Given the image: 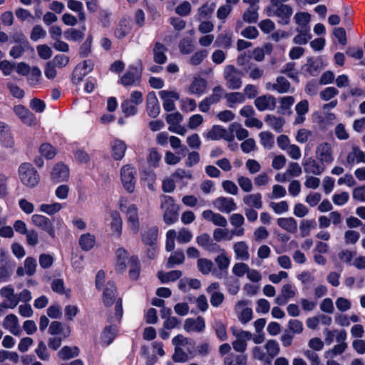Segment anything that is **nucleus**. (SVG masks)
Returning a JSON list of instances; mask_svg holds the SVG:
<instances>
[{
	"label": "nucleus",
	"mask_w": 365,
	"mask_h": 365,
	"mask_svg": "<svg viewBox=\"0 0 365 365\" xmlns=\"http://www.w3.org/2000/svg\"><path fill=\"white\" fill-rule=\"evenodd\" d=\"M122 316V299L119 298L115 302L114 316H110L108 319V322L111 324L106 326L102 331L101 343L103 346H108L113 341L118 332L116 323L120 322Z\"/></svg>",
	"instance_id": "nucleus-1"
},
{
	"label": "nucleus",
	"mask_w": 365,
	"mask_h": 365,
	"mask_svg": "<svg viewBox=\"0 0 365 365\" xmlns=\"http://www.w3.org/2000/svg\"><path fill=\"white\" fill-rule=\"evenodd\" d=\"M120 210L125 213L128 226L130 232L138 234L140 230L138 208L136 205L130 203L126 197H120L118 202Z\"/></svg>",
	"instance_id": "nucleus-2"
},
{
	"label": "nucleus",
	"mask_w": 365,
	"mask_h": 365,
	"mask_svg": "<svg viewBox=\"0 0 365 365\" xmlns=\"http://www.w3.org/2000/svg\"><path fill=\"white\" fill-rule=\"evenodd\" d=\"M137 170L132 164H125L120 170V179L123 188L128 193L135 190L137 182Z\"/></svg>",
	"instance_id": "nucleus-3"
},
{
	"label": "nucleus",
	"mask_w": 365,
	"mask_h": 365,
	"mask_svg": "<svg viewBox=\"0 0 365 365\" xmlns=\"http://www.w3.org/2000/svg\"><path fill=\"white\" fill-rule=\"evenodd\" d=\"M19 176L21 182L28 187H34L39 182V175L34 166L24 163L19 168Z\"/></svg>",
	"instance_id": "nucleus-4"
},
{
	"label": "nucleus",
	"mask_w": 365,
	"mask_h": 365,
	"mask_svg": "<svg viewBox=\"0 0 365 365\" xmlns=\"http://www.w3.org/2000/svg\"><path fill=\"white\" fill-rule=\"evenodd\" d=\"M230 331L235 339L232 342L233 349L239 353H244L247 349L248 341L252 338L251 332L235 327H230Z\"/></svg>",
	"instance_id": "nucleus-5"
},
{
	"label": "nucleus",
	"mask_w": 365,
	"mask_h": 365,
	"mask_svg": "<svg viewBox=\"0 0 365 365\" xmlns=\"http://www.w3.org/2000/svg\"><path fill=\"white\" fill-rule=\"evenodd\" d=\"M161 208L164 210L163 220L166 224L171 225L178 220V207L171 197H162Z\"/></svg>",
	"instance_id": "nucleus-6"
},
{
	"label": "nucleus",
	"mask_w": 365,
	"mask_h": 365,
	"mask_svg": "<svg viewBox=\"0 0 365 365\" xmlns=\"http://www.w3.org/2000/svg\"><path fill=\"white\" fill-rule=\"evenodd\" d=\"M223 76L226 85L230 89H239L242 84V73L232 65H227L224 68Z\"/></svg>",
	"instance_id": "nucleus-7"
},
{
	"label": "nucleus",
	"mask_w": 365,
	"mask_h": 365,
	"mask_svg": "<svg viewBox=\"0 0 365 365\" xmlns=\"http://www.w3.org/2000/svg\"><path fill=\"white\" fill-rule=\"evenodd\" d=\"M315 158L322 165H330L334 160V149L331 143L322 142L315 149Z\"/></svg>",
	"instance_id": "nucleus-8"
},
{
	"label": "nucleus",
	"mask_w": 365,
	"mask_h": 365,
	"mask_svg": "<svg viewBox=\"0 0 365 365\" xmlns=\"http://www.w3.org/2000/svg\"><path fill=\"white\" fill-rule=\"evenodd\" d=\"M141 73L140 66L130 65L125 74L120 78V81L124 86H136L140 83Z\"/></svg>",
	"instance_id": "nucleus-9"
},
{
	"label": "nucleus",
	"mask_w": 365,
	"mask_h": 365,
	"mask_svg": "<svg viewBox=\"0 0 365 365\" xmlns=\"http://www.w3.org/2000/svg\"><path fill=\"white\" fill-rule=\"evenodd\" d=\"M203 135L208 140H218L224 139L228 142H232L235 138L232 132H230V129L226 130L220 125H213L207 133H204Z\"/></svg>",
	"instance_id": "nucleus-10"
},
{
	"label": "nucleus",
	"mask_w": 365,
	"mask_h": 365,
	"mask_svg": "<svg viewBox=\"0 0 365 365\" xmlns=\"http://www.w3.org/2000/svg\"><path fill=\"white\" fill-rule=\"evenodd\" d=\"M247 300L238 301L235 305V312L239 321L243 324H247L252 319L253 312L249 306Z\"/></svg>",
	"instance_id": "nucleus-11"
},
{
	"label": "nucleus",
	"mask_w": 365,
	"mask_h": 365,
	"mask_svg": "<svg viewBox=\"0 0 365 365\" xmlns=\"http://www.w3.org/2000/svg\"><path fill=\"white\" fill-rule=\"evenodd\" d=\"M31 220L34 226L46 232L51 237H55L54 226L48 217L43 215L34 214L31 216Z\"/></svg>",
	"instance_id": "nucleus-12"
},
{
	"label": "nucleus",
	"mask_w": 365,
	"mask_h": 365,
	"mask_svg": "<svg viewBox=\"0 0 365 365\" xmlns=\"http://www.w3.org/2000/svg\"><path fill=\"white\" fill-rule=\"evenodd\" d=\"M69 175L68 167L62 163H58L51 173V180L55 183L66 182L69 178Z\"/></svg>",
	"instance_id": "nucleus-13"
},
{
	"label": "nucleus",
	"mask_w": 365,
	"mask_h": 365,
	"mask_svg": "<svg viewBox=\"0 0 365 365\" xmlns=\"http://www.w3.org/2000/svg\"><path fill=\"white\" fill-rule=\"evenodd\" d=\"M276 6L275 17L277 18V23L279 25L286 26L290 23L293 9L288 4H281Z\"/></svg>",
	"instance_id": "nucleus-14"
},
{
	"label": "nucleus",
	"mask_w": 365,
	"mask_h": 365,
	"mask_svg": "<svg viewBox=\"0 0 365 365\" xmlns=\"http://www.w3.org/2000/svg\"><path fill=\"white\" fill-rule=\"evenodd\" d=\"M214 207L220 212L224 213H230L237 210V206L235 200L231 197H219L213 200Z\"/></svg>",
	"instance_id": "nucleus-15"
},
{
	"label": "nucleus",
	"mask_w": 365,
	"mask_h": 365,
	"mask_svg": "<svg viewBox=\"0 0 365 365\" xmlns=\"http://www.w3.org/2000/svg\"><path fill=\"white\" fill-rule=\"evenodd\" d=\"M297 292V288L294 285L285 284L281 288L280 294L274 299V302L278 305H284L296 296Z\"/></svg>",
	"instance_id": "nucleus-16"
},
{
	"label": "nucleus",
	"mask_w": 365,
	"mask_h": 365,
	"mask_svg": "<svg viewBox=\"0 0 365 365\" xmlns=\"http://www.w3.org/2000/svg\"><path fill=\"white\" fill-rule=\"evenodd\" d=\"M359 163H365V151L361 150L358 145H353L347 153L345 165L351 168Z\"/></svg>",
	"instance_id": "nucleus-17"
},
{
	"label": "nucleus",
	"mask_w": 365,
	"mask_h": 365,
	"mask_svg": "<svg viewBox=\"0 0 365 365\" xmlns=\"http://www.w3.org/2000/svg\"><path fill=\"white\" fill-rule=\"evenodd\" d=\"M159 96L163 100V106L166 111H172L175 109V101L180 98L177 92L163 90L159 92Z\"/></svg>",
	"instance_id": "nucleus-18"
},
{
	"label": "nucleus",
	"mask_w": 365,
	"mask_h": 365,
	"mask_svg": "<svg viewBox=\"0 0 365 365\" xmlns=\"http://www.w3.org/2000/svg\"><path fill=\"white\" fill-rule=\"evenodd\" d=\"M93 69V63L86 60L82 64H79L74 69L73 73V82L75 84L79 83L83 78Z\"/></svg>",
	"instance_id": "nucleus-19"
},
{
	"label": "nucleus",
	"mask_w": 365,
	"mask_h": 365,
	"mask_svg": "<svg viewBox=\"0 0 365 365\" xmlns=\"http://www.w3.org/2000/svg\"><path fill=\"white\" fill-rule=\"evenodd\" d=\"M207 292L210 296V304L212 307H218L222 304L225 296L223 293L220 291V284L218 282L210 284L207 288Z\"/></svg>",
	"instance_id": "nucleus-20"
},
{
	"label": "nucleus",
	"mask_w": 365,
	"mask_h": 365,
	"mask_svg": "<svg viewBox=\"0 0 365 365\" xmlns=\"http://www.w3.org/2000/svg\"><path fill=\"white\" fill-rule=\"evenodd\" d=\"M290 88V83L283 76L277 77L274 83L267 82L265 84V88L267 91H276L279 93H288Z\"/></svg>",
	"instance_id": "nucleus-21"
},
{
	"label": "nucleus",
	"mask_w": 365,
	"mask_h": 365,
	"mask_svg": "<svg viewBox=\"0 0 365 365\" xmlns=\"http://www.w3.org/2000/svg\"><path fill=\"white\" fill-rule=\"evenodd\" d=\"M14 110L16 115L26 125L31 126L36 123L35 115L30 112L26 107L21 105L14 106Z\"/></svg>",
	"instance_id": "nucleus-22"
},
{
	"label": "nucleus",
	"mask_w": 365,
	"mask_h": 365,
	"mask_svg": "<svg viewBox=\"0 0 365 365\" xmlns=\"http://www.w3.org/2000/svg\"><path fill=\"white\" fill-rule=\"evenodd\" d=\"M146 110L151 118H156L160 113V104L154 92H150L147 96Z\"/></svg>",
	"instance_id": "nucleus-23"
},
{
	"label": "nucleus",
	"mask_w": 365,
	"mask_h": 365,
	"mask_svg": "<svg viewBox=\"0 0 365 365\" xmlns=\"http://www.w3.org/2000/svg\"><path fill=\"white\" fill-rule=\"evenodd\" d=\"M0 295L6 299V307L14 309L18 305L17 294H15L13 286L8 285L1 288Z\"/></svg>",
	"instance_id": "nucleus-24"
},
{
	"label": "nucleus",
	"mask_w": 365,
	"mask_h": 365,
	"mask_svg": "<svg viewBox=\"0 0 365 365\" xmlns=\"http://www.w3.org/2000/svg\"><path fill=\"white\" fill-rule=\"evenodd\" d=\"M117 297L116 287L113 282H108L103 288V302L107 307L111 306Z\"/></svg>",
	"instance_id": "nucleus-25"
},
{
	"label": "nucleus",
	"mask_w": 365,
	"mask_h": 365,
	"mask_svg": "<svg viewBox=\"0 0 365 365\" xmlns=\"http://www.w3.org/2000/svg\"><path fill=\"white\" fill-rule=\"evenodd\" d=\"M256 108L260 110H273L276 105L275 98L271 95H263L255 101Z\"/></svg>",
	"instance_id": "nucleus-26"
},
{
	"label": "nucleus",
	"mask_w": 365,
	"mask_h": 365,
	"mask_svg": "<svg viewBox=\"0 0 365 365\" xmlns=\"http://www.w3.org/2000/svg\"><path fill=\"white\" fill-rule=\"evenodd\" d=\"M205 328V322L202 317L186 319L184 323V329L187 332H201Z\"/></svg>",
	"instance_id": "nucleus-27"
},
{
	"label": "nucleus",
	"mask_w": 365,
	"mask_h": 365,
	"mask_svg": "<svg viewBox=\"0 0 365 365\" xmlns=\"http://www.w3.org/2000/svg\"><path fill=\"white\" fill-rule=\"evenodd\" d=\"M202 217L204 220L211 222L216 226L226 227L227 221L226 218L217 212H214L211 210H204L202 213Z\"/></svg>",
	"instance_id": "nucleus-28"
},
{
	"label": "nucleus",
	"mask_w": 365,
	"mask_h": 365,
	"mask_svg": "<svg viewBox=\"0 0 365 365\" xmlns=\"http://www.w3.org/2000/svg\"><path fill=\"white\" fill-rule=\"evenodd\" d=\"M111 155L115 160H121L125 154L127 145L120 139H115L110 143Z\"/></svg>",
	"instance_id": "nucleus-29"
},
{
	"label": "nucleus",
	"mask_w": 365,
	"mask_h": 365,
	"mask_svg": "<svg viewBox=\"0 0 365 365\" xmlns=\"http://www.w3.org/2000/svg\"><path fill=\"white\" fill-rule=\"evenodd\" d=\"M3 327L15 336H20L21 334L19 319L15 314H8L4 319Z\"/></svg>",
	"instance_id": "nucleus-30"
},
{
	"label": "nucleus",
	"mask_w": 365,
	"mask_h": 365,
	"mask_svg": "<svg viewBox=\"0 0 365 365\" xmlns=\"http://www.w3.org/2000/svg\"><path fill=\"white\" fill-rule=\"evenodd\" d=\"M115 269L118 272H123L130 260L127 250L123 247L118 248L115 252Z\"/></svg>",
	"instance_id": "nucleus-31"
},
{
	"label": "nucleus",
	"mask_w": 365,
	"mask_h": 365,
	"mask_svg": "<svg viewBox=\"0 0 365 365\" xmlns=\"http://www.w3.org/2000/svg\"><path fill=\"white\" fill-rule=\"evenodd\" d=\"M36 259L34 257H28L24 261V266L17 268L16 274L19 277L33 276L36 272Z\"/></svg>",
	"instance_id": "nucleus-32"
},
{
	"label": "nucleus",
	"mask_w": 365,
	"mask_h": 365,
	"mask_svg": "<svg viewBox=\"0 0 365 365\" xmlns=\"http://www.w3.org/2000/svg\"><path fill=\"white\" fill-rule=\"evenodd\" d=\"M233 251L236 259L247 261L250 259L249 246L245 241H239L233 244Z\"/></svg>",
	"instance_id": "nucleus-33"
},
{
	"label": "nucleus",
	"mask_w": 365,
	"mask_h": 365,
	"mask_svg": "<svg viewBox=\"0 0 365 365\" xmlns=\"http://www.w3.org/2000/svg\"><path fill=\"white\" fill-rule=\"evenodd\" d=\"M294 21L297 25L296 30H310L311 15L308 12H297L294 16Z\"/></svg>",
	"instance_id": "nucleus-34"
},
{
	"label": "nucleus",
	"mask_w": 365,
	"mask_h": 365,
	"mask_svg": "<svg viewBox=\"0 0 365 365\" xmlns=\"http://www.w3.org/2000/svg\"><path fill=\"white\" fill-rule=\"evenodd\" d=\"M110 227L112 234L116 237H120L122 233L123 221L120 213L117 210H113L110 212Z\"/></svg>",
	"instance_id": "nucleus-35"
},
{
	"label": "nucleus",
	"mask_w": 365,
	"mask_h": 365,
	"mask_svg": "<svg viewBox=\"0 0 365 365\" xmlns=\"http://www.w3.org/2000/svg\"><path fill=\"white\" fill-rule=\"evenodd\" d=\"M197 244L210 252H217L218 245L215 243L210 236L207 233H203L196 237Z\"/></svg>",
	"instance_id": "nucleus-36"
},
{
	"label": "nucleus",
	"mask_w": 365,
	"mask_h": 365,
	"mask_svg": "<svg viewBox=\"0 0 365 365\" xmlns=\"http://www.w3.org/2000/svg\"><path fill=\"white\" fill-rule=\"evenodd\" d=\"M297 115L294 118V124L299 125L304 122L305 115L309 111V103L307 100L299 101L295 106Z\"/></svg>",
	"instance_id": "nucleus-37"
},
{
	"label": "nucleus",
	"mask_w": 365,
	"mask_h": 365,
	"mask_svg": "<svg viewBox=\"0 0 365 365\" xmlns=\"http://www.w3.org/2000/svg\"><path fill=\"white\" fill-rule=\"evenodd\" d=\"M0 140L4 146L8 148L12 147L14 144L9 126L1 121H0Z\"/></svg>",
	"instance_id": "nucleus-38"
},
{
	"label": "nucleus",
	"mask_w": 365,
	"mask_h": 365,
	"mask_svg": "<svg viewBox=\"0 0 365 365\" xmlns=\"http://www.w3.org/2000/svg\"><path fill=\"white\" fill-rule=\"evenodd\" d=\"M277 223L282 230L289 233H294L297 232V222L292 217H279L277 219Z\"/></svg>",
	"instance_id": "nucleus-39"
},
{
	"label": "nucleus",
	"mask_w": 365,
	"mask_h": 365,
	"mask_svg": "<svg viewBox=\"0 0 365 365\" xmlns=\"http://www.w3.org/2000/svg\"><path fill=\"white\" fill-rule=\"evenodd\" d=\"M262 195L259 192L248 194L243 197L244 204L250 208L261 209L262 207Z\"/></svg>",
	"instance_id": "nucleus-40"
},
{
	"label": "nucleus",
	"mask_w": 365,
	"mask_h": 365,
	"mask_svg": "<svg viewBox=\"0 0 365 365\" xmlns=\"http://www.w3.org/2000/svg\"><path fill=\"white\" fill-rule=\"evenodd\" d=\"M67 7L71 11L77 14L80 22H84L86 21V16L83 9V4L81 1L78 0H68Z\"/></svg>",
	"instance_id": "nucleus-41"
},
{
	"label": "nucleus",
	"mask_w": 365,
	"mask_h": 365,
	"mask_svg": "<svg viewBox=\"0 0 365 365\" xmlns=\"http://www.w3.org/2000/svg\"><path fill=\"white\" fill-rule=\"evenodd\" d=\"M218 255L215 257V262L217 265V267L220 270H225L229 267L230 264V259L225 249L218 247L217 252Z\"/></svg>",
	"instance_id": "nucleus-42"
},
{
	"label": "nucleus",
	"mask_w": 365,
	"mask_h": 365,
	"mask_svg": "<svg viewBox=\"0 0 365 365\" xmlns=\"http://www.w3.org/2000/svg\"><path fill=\"white\" fill-rule=\"evenodd\" d=\"M207 88V81L202 78H194L189 86V92L191 94L200 96L204 93Z\"/></svg>",
	"instance_id": "nucleus-43"
},
{
	"label": "nucleus",
	"mask_w": 365,
	"mask_h": 365,
	"mask_svg": "<svg viewBox=\"0 0 365 365\" xmlns=\"http://www.w3.org/2000/svg\"><path fill=\"white\" fill-rule=\"evenodd\" d=\"M247 356L245 354H229L223 359V365H247Z\"/></svg>",
	"instance_id": "nucleus-44"
},
{
	"label": "nucleus",
	"mask_w": 365,
	"mask_h": 365,
	"mask_svg": "<svg viewBox=\"0 0 365 365\" xmlns=\"http://www.w3.org/2000/svg\"><path fill=\"white\" fill-rule=\"evenodd\" d=\"M48 332L51 335L61 334L63 335V337H67L70 334L71 331L68 326L60 322L54 321L51 322L48 328Z\"/></svg>",
	"instance_id": "nucleus-45"
},
{
	"label": "nucleus",
	"mask_w": 365,
	"mask_h": 365,
	"mask_svg": "<svg viewBox=\"0 0 365 365\" xmlns=\"http://www.w3.org/2000/svg\"><path fill=\"white\" fill-rule=\"evenodd\" d=\"M264 349L266 351L270 362L277 356L280 352V347L279 343L274 339H269L264 345Z\"/></svg>",
	"instance_id": "nucleus-46"
},
{
	"label": "nucleus",
	"mask_w": 365,
	"mask_h": 365,
	"mask_svg": "<svg viewBox=\"0 0 365 365\" xmlns=\"http://www.w3.org/2000/svg\"><path fill=\"white\" fill-rule=\"evenodd\" d=\"M78 244L83 250L89 251L95 246L96 237L90 233L83 234L78 239Z\"/></svg>",
	"instance_id": "nucleus-47"
},
{
	"label": "nucleus",
	"mask_w": 365,
	"mask_h": 365,
	"mask_svg": "<svg viewBox=\"0 0 365 365\" xmlns=\"http://www.w3.org/2000/svg\"><path fill=\"white\" fill-rule=\"evenodd\" d=\"M216 4L215 3L204 4L197 10L196 17L199 21L210 18L214 12Z\"/></svg>",
	"instance_id": "nucleus-48"
},
{
	"label": "nucleus",
	"mask_w": 365,
	"mask_h": 365,
	"mask_svg": "<svg viewBox=\"0 0 365 365\" xmlns=\"http://www.w3.org/2000/svg\"><path fill=\"white\" fill-rule=\"evenodd\" d=\"M167 48L165 46L159 42H157L155 44L153 48V60L155 63L158 64H163L167 61V56L165 53Z\"/></svg>",
	"instance_id": "nucleus-49"
},
{
	"label": "nucleus",
	"mask_w": 365,
	"mask_h": 365,
	"mask_svg": "<svg viewBox=\"0 0 365 365\" xmlns=\"http://www.w3.org/2000/svg\"><path fill=\"white\" fill-rule=\"evenodd\" d=\"M158 233V228L157 227H148L143 231L142 240L146 245H152L157 241Z\"/></svg>",
	"instance_id": "nucleus-50"
},
{
	"label": "nucleus",
	"mask_w": 365,
	"mask_h": 365,
	"mask_svg": "<svg viewBox=\"0 0 365 365\" xmlns=\"http://www.w3.org/2000/svg\"><path fill=\"white\" fill-rule=\"evenodd\" d=\"M29 50L34 51L29 42H23L22 43L14 46L9 51V55L14 58H19L25 51Z\"/></svg>",
	"instance_id": "nucleus-51"
},
{
	"label": "nucleus",
	"mask_w": 365,
	"mask_h": 365,
	"mask_svg": "<svg viewBox=\"0 0 365 365\" xmlns=\"http://www.w3.org/2000/svg\"><path fill=\"white\" fill-rule=\"evenodd\" d=\"M182 274L180 270H173L168 272H159L158 277L162 283L166 284L180 279Z\"/></svg>",
	"instance_id": "nucleus-52"
},
{
	"label": "nucleus",
	"mask_w": 365,
	"mask_h": 365,
	"mask_svg": "<svg viewBox=\"0 0 365 365\" xmlns=\"http://www.w3.org/2000/svg\"><path fill=\"white\" fill-rule=\"evenodd\" d=\"M325 165H322L320 163L317 162L314 160H309L306 164L304 170L307 173H312L313 175H319L324 173Z\"/></svg>",
	"instance_id": "nucleus-53"
},
{
	"label": "nucleus",
	"mask_w": 365,
	"mask_h": 365,
	"mask_svg": "<svg viewBox=\"0 0 365 365\" xmlns=\"http://www.w3.org/2000/svg\"><path fill=\"white\" fill-rule=\"evenodd\" d=\"M225 98L230 108H234L236 104H241L245 101L244 94L240 92L226 93Z\"/></svg>",
	"instance_id": "nucleus-54"
},
{
	"label": "nucleus",
	"mask_w": 365,
	"mask_h": 365,
	"mask_svg": "<svg viewBox=\"0 0 365 365\" xmlns=\"http://www.w3.org/2000/svg\"><path fill=\"white\" fill-rule=\"evenodd\" d=\"M63 208V205L55 202L51 204L43 203L39 206V210L48 215H53Z\"/></svg>",
	"instance_id": "nucleus-55"
},
{
	"label": "nucleus",
	"mask_w": 365,
	"mask_h": 365,
	"mask_svg": "<svg viewBox=\"0 0 365 365\" xmlns=\"http://www.w3.org/2000/svg\"><path fill=\"white\" fill-rule=\"evenodd\" d=\"M317 222L314 220H303L299 225L300 235L302 237L309 235L311 230L317 227Z\"/></svg>",
	"instance_id": "nucleus-56"
},
{
	"label": "nucleus",
	"mask_w": 365,
	"mask_h": 365,
	"mask_svg": "<svg viewBox=\"0 0 365 365\" xmlns=\"http://www.w3.org/2000/svg\"><path fill=\"white\" fill-rule=\"evenodd\" d=\"M79 354V349L77 346H63L58 352V356L63 360H67L77 356Z\"/></svg>",
	"instance_id": "nucleus-57"
},
{
	"label": "nucleus",
	"mask_w": 365,
	"mask_h": 365,
	"mask_svg": "<svg viewBox=\"0 0 365 365\" xmlns=\"http://www.w3.org/2000/svg\"><path fill=\"white\" fill-rule=\"evenodd\" d=\"M251 353L254 359L260 361L269 365L271 364L270 360L267 355L266 351L261 346H254L251 350Z\"/></svg>",
	"instance_id": "nucleus-58"
},
{
	"label": "nucleus",
	"mask_w": 365,
	"mask_h": 365,
	"mask_svg": "<svg viewBox=\"0 0 365 365\" xmlns=\"http://www.w3.org/2000/svg\"><path fill=\"white\" fill-rule=\"evenodd\" d=\"M185 261V255L182 251H176L173 252L168 259L166 267L172 268L177 264H181Z\"/></svg>",
	"instance_id": "nucleus-59"
},
{
	"label": "nucleus",
	"mask_w": 365,
	"mask_h": 365,
	"mask_svg": "<svg viewBox=\"0 0 365 365\" xmlns=\"http://www.w3.org/2000/svg\"><path fill=\"white\" fill-rule=\"evenodd\" d=\"M297 34L294 37L293 42L296 44L304 45L312 38L310 30H296Z\"/></svg>",
	"instance_id": "nucleus-60"
},
{
	"label": "nucleus",
	"mask_w": 365,
	"mask_h": 365,
	"mask_svg": "<svg viewBox=\"0 0 365 365\" xmlns=\"http://www.w3.org/2000/svg\"><path fill=\"white\" fill-rule=\"evenodd\" d=\"M212 327L220 340L226 341L228 339L226 326L222 321L215 320Z\"/></svg>",
	"instance_id": "nucleus-61"
},
{
	"label": "nucleus",
	"mask_w": 365,
	"mask_h": 365,
	"mask_svg": "<svg viewBox=\"0 0 365 365\" xmlns=\"http://www.w3.org/2000/svg\"><path fill=\"white\" fill-rule=\"evenodd\" d=\"M84 31H86V26H82V31L76 29H69L65 31V38L69 41H78L81 40L84 36Z\"/></svg>",
	"instance_id": "nucleus-62"
},
{
	"label": "nucleus",
	"mask_w": 365,
	"mask_h": 365,
	"mask_svg": "<svg viewBox=\"0 0 365 365\" xmlns=\"http://www.w3.org/2000/svg\"><path fill=\"white\" fill-rule=\"evenodd\" d=\"M346 343H339L335 345L332 349L325 351L324 356L326 359H334L337 355L341 354L346 350Z\"/></svg>",
	"instance_id": "nucleus-63"
},
{
	"label": "nucleus",
	"mask_w": 365,
	"mask_h": 365,
	"mask_svg": "<svg viewBox=\"0 0 365 365\" xmlns=\"http://www.w3.org/2000/svg\"><path fill=\"white\" fill-rule=\"evenodd\" d=\"M130 31V23L124 19L122 20L118 25L115 35L118 38H124Z\"/></svg>",
	"instance_id": "nucleus-64"
}]
</instances>
